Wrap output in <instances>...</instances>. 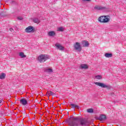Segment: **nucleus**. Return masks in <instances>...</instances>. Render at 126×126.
<instances>
[{
    "instance_id": "nucleus-1",
    "label": "nucleus",
    "mask_w": 126,
    "mask_h": 126,
    "mask_svg": "<svg viewBox=\"0 0 126 126\" xmlns=\"http://www.w3.org/2000/svg\"><path fill=\"white\" fill-rule=\"evenodd\" d=\"M65 123L69 126H86L90 125V121L87 118L71 116L65 121Z\"/></svg>"
},
{
    "instance_id": "nucleus-2",
    "label": "nucleus",
    "mask_w": 126,
    "mask_h": 126,
    "mask_svg": "<svg viewBox=\"0 0 126 126\" xmlns=\"http://www.w3.org/2000/svg\"><path fill=\"white\" fill-rule=\"evenodd\" d=\"M49 59H50V56L49 55L41 54L38 57V61L40 63H44V62L48 61Z\"/></svg>"
},
{
    "instance_id": "nucleus-3",
    "label": "nucleus",
    "mask_w": 126,
    "mask_h": 126,
    "mask_svg": "<svg viewBox=\"0 0 126 126\" xmlns=\"http://www.w3.org/2000/svg\"><path fill=\"white\" fill-rule=\"evenodd\" d=\"M94 83L95 84V85L99 86V87H101V88H107V89H110L111 88V86L107 85L103 83L95 82Z\"/></svg>"
},
{
    "instance_id": "nucleus-4",
    "label": "nucleus",
    "mask_w": 126,
    "mask_h": 126,
    "mask_svg": "<svg viewBox=\"0 0 126 126\" xmlns=\"http://www.w3.org/2000/svg\"><path fill=\"white\" fill-rule=\"evenodd\" d=\"M74 49L76 51H77L78 52H81V50H82V47H81V45H80V43L79 42H76L74 44Z\"/></svg>"
},
{
    "instance_id": "nucleus-5",
    "label": "nucleus",
    "mask_w": 126,
    "mask_h": 126,
    "mask_svg": "<svg viewBox=\"0 0 126 126\" xmlns=\"http://www.w3.org/2000/svg\"><path fill=\"white\" fill-rule=\"evenodd\" d=\"M25 32L27 33H30V32H34L35 30H34V27L32 26H29L26 29Z\"/></svg>"
},
{
    "instance_id": "nucleus-6",
    "label": "nucleus",
    "mask_w": 126,
    "mask_h": 126,
    "mask_svg": "<svg viewBox=\"0 0 126 126\" xmlns=\"http://www.w3.org/2000/svg\"><path fill=\"white\" fill-rule=\"evenodd\" d=\"M81 44H82V47H89V42H88V41L86 40L82 41Z\"/></svg>"
},
{
    "instance_id": "nucleus-7",
    "label": "nucleus",
    "mask_w": 126,
    "mask_h": 126,
    "mask_svg": "<svg viewBox=\"0 0 126 126\" xmlns=\"http://www.w3.org/2000/svg\"><path fill=\"white\" fill-rule=\"evenodd\" d=\"M20 104H22L23 106H25V105H27L28 104V102H27V100L24 98L21 99L20 100Z\"/></svg>"
},
{
    "instance_id": "nucleus-8",
    "label": "nucleus",
    "mask_w": 126,
    "mask_h": 126,
    "mask_svg": "<svg viewBox=\"0 0 126 126\" xmlns=\"http://www.w3.org/2000/svg\"><path fill=\"white\" fill-rule=\"evenodd\" d=\"M95 10H103V9H106L105 7H103L102 6L96 5L94 7Z\"/></svg>"
},
{
    "instance_id": "nucleus-9",
    "label": "nucleus",
    "mask_w": 126,
    "mask_h": 126,
    "mask_svg": "<svg viewBox=\"0 0 126 126\" xmlns=\"http://www.w3.org/2000/svg\"><path fill=\"white\" fill-rule=\"evenodd\" d=\"M55 47H56V48H57V49L60 51H63V50H64V47H63V46H62L60 44H56Z\"/></svg>"
},
{
    "instance_id": "nucleus-10",
    "label": "nucleus",
    "mask_w": 126,
    "mask_h": 126,
    "mask_svg": "<svg viewBox=\"0 0 126 126\" xmlns=\"http://www.w3.org/2000/svg\"><path fill=\"white\" fill-rule=\"evenodd\" d=\"M106 119H107V117L105 115H101L98 118L99 121H106Z\"/></svg>"
},
{
    "instance_id": "nucleus-11",
    "label": "nucleus",
    "mask_w": 126,
    "mask_h": 126,
    "mask_svg": "<svg viewBox=\"0 0 126 126\" xmlns=\"http://www.w3.org/2000/svg\"><path fill=\"white\" fill-rule=\"evenodd\" d=\"M80 68H82V69H87L88 68V65L86 64H81L80 66Z\"/></svg>"
},
{
    "instance_id": "nucleus-12",
    "label": "nucleus",
    "mask_w": 126,
    "mask_h": 126,
    "mask_svg": "<svg viewBox=\"0 0 126 126\" xmlns=\"http://www.w3.org/2000/svg\"><path fill=\"white\" fill-rule=\"evenodd\" d=\"M108 16H104V18L103 19V23H107L110 21V18H108Z\"/></svg>"
},
{
    "instance_id": "nucleus-13",
    "label": "nucleus",
    "mask_w": 126,
    "mask_h": 126,
    "mask_svg": "<svg viewBox=\"0 0 126 126\" xmlns=\"http://www.w3.org/2000/svg\"><path fill=\"white\" fill-rule=\"evenodd\" d=\"M70 105L71 106V108L72 109H74V110H75L74 109H79V106L75 104H73V103H71L70 104Z\"/></svg>"
},
{
    "instance_id": "nucleus-14",
    "label": "nucleus",
    "mask_w": 126,
    "mask_h": 126,
    "mask_svg": "<svg viewBox=\"0 0 126 126\" xmlns=\"http://www.w3.org/2000/svg\"><path fill=\"white\" fill-rule=\"evenodd\" d=\"M105 16H101L100 17L98 18V21L99 22H100L101 23H104V18Z\"/></svg>"
},
{
    "instance_id": "nucleus-15",
    "label": "nucleus",
    "mask_w": 126,
    "mask_h": 126,
    "mask_svg": "<svg viewBox=\"0 0 126 126\" xmlns=\"http://www.w3.org/2000/svg\"><path fill=\"white\" fill-rule=\"evenodd\" d=\"M32 21H33L34 23H36V24H39V23H40V19L34 18L33 19Z\"/></svg>"
},
{
    "instance_id": "nucleus-16",
    "label": "nucleus",
    "mask_w": 126,
    "mask_h": 126,
    "mask_svg": "<svg viewBox=\"0 0 126 126\" xmlns=\"http://www.w3.org/2000/svg\"><path fill=\"white\" fill-rule=\"evenodd\" d=\"M48 35L50 37H53V36H55L56 35V32L54 31H51L48 32Z\"/></svg>"
},
{
    "instance_id": "nucleus-17",
    "label": "nucleus",
    "mask_w": 126,
    "mask_h": 126,
    "mask_svg": "<svg viewBox=\"0 0 126 126\" xmlns=\"http://www.w3.org/2000/svg\"><path fill=\"white\" fill-rule=\"evenodd\" d=\"M47 94L49 95V96H50V95H51L52 96H55V95H56V94L54 93V92L51 91L49 92H47Z\"/></svg>"
},
{
    "instance_id": "nucleus-18",
    "label": "nucleus",
    "mask_w": 126,
    "mask_h": 126,
    "mask_svg": "<svg viewBox=\"0 0 126 126\" xmlns=\"http://www.w3.org/2000/svg\"><path fill=\"white\" fill-rule=\"evenodd\" d=\"M105 56L106 58H112L113 57V54L112 53H106Z\"/></svg>"
},
{
    "instance_id": "nucleus-19",
    "label": "nucleus",
    "mask_w": 126,
    "mask_h": 126,
    "mask_svg": "<svg viewBox=\"0 0 126 126\" xmlns=\"http://www.w3.org/2000/svg\"><path fill=\"white\" fill-rule=\"evenodd\" d=\"M45 71L46 72H48V73H51V72H53V69L52 68H46L45 69Z\"/></svg>"
},
{
    "instance_id": "nucleus-20",
    "label": "nucleus",
    "mask_w": 126,
    "mask_h": 126,
    "mask_svg": "<svg viewBox=\"0 0 126 126\" xmlns=\"http://www.w3.org/2000/svg\"><path fill=\"white\" fill-rule=\"evenodd\" d=\"M5 78V74L4 73H2L0 75V79H4Z\"/></svg>"
},
{
    "instance_id": "nucleus-21",
    "label": "nucleus",
    "mask_w": 126,
    "mask_h": 126,
    "mask_svg": "<svg viewBox=\"0 0 126 126\" xmlns=\"http://www.w3.org/2000/svg\"><path fill=\"white\" fill-rule=\"evenodd\" d=\"M19 56L22 58V59H23L24 58H26V55H24V53L23 52H20L19 53Z\"/></svg>"
},
{
    "instance_id": "nucleus-22",
    "label": "nucleus",
    "mask_w": 126,
    "mask_h": 126,
    "mask_svg": "<svg viewBox=\"0 0 126 126\" xmlns=\"http://www.w3.org/2000/svg\"><path fill=\"white\" fill-rule=\"evenodd\" d=\"M57 31H59L60 32H63V28L62 27H59L57 29Z\"/></svg>"
},
{
    "instance_id": "nucleus-23",
    "label": "nucleus",
    "mask_w": 126,
    "mask_h": 126,
    "mask_svg": "<svg viewBox=\"0 0 126 126\" xmlns=\"http://www.w3.org/2000/svg\"><path fill=\"white\" fill-rule=\"evenodd\" d=\"M87 112L88 113H94V111L92 108H89L87 109Z\"/></svg>"
},
{
    "instance_id": "nucleus-24",
    "label": "nucleus",
    "mask_w": 126,
    "mask_h": 126,
    "mask_svg": "<svg viewBox=\"0 0 126 126\" xmlns=\"http://www.w3.org/2000/svg\"><path fill=\"white\" fill-rule=\"evenodd\" d=\"M95 78H96V79H102V76L99 75L95 76Z\"/></svg>"
},
{
    "instance_id": "nucleus-25",
    "label": "nucleus",
    "mask_w": 126,
    "mask_h": 126,
    "mask_svg": "<svg viewBox=\"0 0 126 126\" xmlns=\"http://www.w3.org/2000/svg\"><path fill=\"white\" fill-rule=\"evenodd\" d=\"M17 19L18 20H22V19H23V17H18Z\"/></svg>"
},
{
    "instance_id": "nucleus-26",
    "label": "nucleus",
    "mask_w": 126,
    "mask_h": 126,
    "mask_svg": "<svg viewBox=\"0 0 126 126\" xmlns=\"http://www.w3.org/2000/svg\"><path fill=\"white\" fill-rule=\"evenodd\" d=\"M110 95H111V96H115V94H114V93H111V94H110Z\"/></svg>"
},
{
    "instance_id": "nucleus-27",
    "label": "nucleus",
    "mask_w": 126,
    "mask_h": 126,
    "mask_svg": "<svg viewBox=\"0 0 126 126\" xmlns=\"http://www.w3.org/2000/svg\"><path fill=\"white\" fill-rule=\"evenodd\" d=\"M83 1H90L91 0H82Z\"/></svg>"
},
{
    "instance_id": "nucleus-28",
    "label": "nucleus",
    "mask_w": 126,
    "mask_h": 126,
    "mask_svg": "<svg viewBox=\"0 0 126 126\" xmlns=\"http://www.w3.org/2000/svg\"><path fill=\"white\" fill-rule=\"evenodd\" d=\"M10 31H11V32H12L13 31V29L10 28Z\"/></svg>"
},
{
    "instance_id": "nucleus-29",
    "label": "nucleus",
    "mask_w": 126,
    "mask_h": 126,
    "mask_svg": "<svg viewBox=\"0 0 126 126\" xmlns=\"http://www.w3.org/2000/svg\"><path fill=\"white\" fill-rule=\"evenodd\" d=\"M1 103V100H0V104Z\"/></svg>"
}]
</instances>
